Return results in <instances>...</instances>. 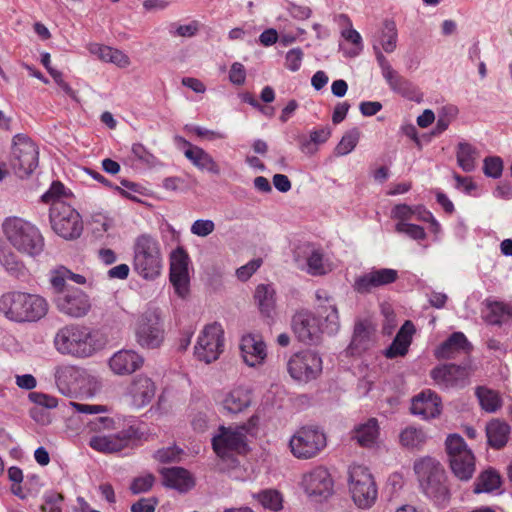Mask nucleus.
<instances>
[{
	"mask_svg": "<svg viewBox=\"0 0 512 512\" xmlns=\"http://www.w3.org/2000/svg\"><path fill=\"white\" fill-rule=\"evenodd\" d=\"M414 472L421 492L439 509L448 507L451 491L448 478L441 463L426 456L414 462Z\"/></svg>",
	"mask_w": 512,
	"mask_h": 512,
	"instance_id": "obj_1",
	"label": "nucleus"
},
{
	"mask_svg": "<svg viewBox=\"0 0 512 512\" xmlns=\"http://www.w3.org/2000/svg\"><path fill=\"white\" fill-rule=\"evenodd\" d=\"M48 302L37 294L11 291L0 296V313L16 323L37 322L46 316Z\"/></svg>",
	"mask_w": 512,
	"mask_h": 512,
	"instance_id": "obj_2",
	"label": "nucleus"
},
{
	"mask_svg": "<svg viewBox=\"0 0 512 512\" xmlns=\"http://www.w3.org/2000/svg\"><path fill=\"white\" fill-rule=\"evenodd\" d=\"M1 228L7 241L19 253L35 258L44 251V237L33 223L9 216L3 220Z\"/></svg>",
	"mask_w": 512,
	"mask_h": 512,
	"instance_id": "obj_3",
	"label": "nucleus"
},
{
	"mask_svg": "<svg viewBox=\"0 0 512 512\" xmlns=\"http://www.w3.org/2000/svg\"><path fill=\"white\" fill-rule=\"evenodd\" d=\"M132 267L145 280H155L163 269V253L156 236L148 233L138 235L133 243Z\"/></svg>",
	"mask_w": 512,
	"mask_h": 512,
	"instance_id": "obj_4",
	"label": "nucleus"
},
{
	"mask_svg": "<svg viewBox=\"0 0 512 512\" xmlns=\"http://www.w3.org/2000/svg\"><path fill=\"white\" fill-rule=\"evenodd\" d=\"M53 344L58 353L76 358L89 357L96 350L91 330L79 324H68L58 329Z\"/></svg>",
	"mask_w": 512,
	"mask_h": 512,
	"instance_id": "obj_5",
	"label": "nucleus"
},
{
	"mask_svg": "<svg viewBox=\"0 0 512 512\" xmlns=\"http://www.w3.org/2000/svg\"><path fill=\"white\" fill-rule=\"evenodd\" d=\"M326 445L325 433L314 425H305L298 428L289 440L292 455L300 460L316 457Z\"/></svg>",
	"mask_w": 512,
	"mask_h": 512,
	"instance_id": "obj_6",
	"label": "nucleus"
},
{
	"mask_svg": "<svg viewBox=\"0 0 512 512\" xmlns=\"http://www.w3.org/2000/svg\"><path fill=\"white\" fill-rule=\"evenodd\" d=\"M445 444L450 468L455 477L461 481L470 480L475 472V457L464 439L460 435L452 434L447 437Z\"/></svg>",
	"mask_w": 512,
	"mask_h": 512,
	"instance_id": "obj_7",
	"label": "nucleus"
},
{
	"mask_svg": "<svg viewBox=\"0 0 512 512\" xmlns=\"http://www.w3.org/2000/svg\"><path fill=\"white\" fill-rule=\"evenodd\" d=\"M349 490L354 503L361 509L370 508L377 499V487L368 468L353 464L349 467Z\"/></svg>",
	"mask_w": 512,
	"mask_h": 512,
	"instance_id": "obj_8",
	"label": "nucleus"
},
{
	"mask_svg": "<svg viewBox=\"0 0 512 512\" xmlns=\"http://www.w3.org/2000/svg\"><path fill=\"white\" fill-rule=\"evenodd\" d=\"M38 157V147L28 136L17 134L13 137L10 164L18 177L29 176L38 166Z\"/></svg>",
	"mask_w": 512,
	"mask_h": 512,
	"instance_id": "obj_9",
	"label": "nucleus"
},
{
	"mask_svg": "<svg viewBox=\"0 0 512 512\" xmlns=\"http://www.w3.org/2000/svg\"><path fill=\"white\" fill-rule=\"evenodd\" d=\"M49 217L54 232L64 239H76L83 231L80 214L65 202L51 205Z\"/></svg>",
	"mask_w": 512,
	"mask_h": 512,
	"instance_id": "obj_10",
	"label": "nucleus"
},
{
	"mask_svg": "<svg viewBox=\"0 0 512 512\" xmlns=\"http://www.w3.org/2000/svg\"><path fill=\"white\" fill-rule=\"evenodd\" d=\"M165 339L164 324L155 310L144 312L135 324V340L143 349H157Z\"/></svg>",
	"mask_w": 512,
	"mask_h": 512,
	"instance_id": "obj_11",
	"label": "nucleus"
},
{
	"mask_svg": "<svg viewBox=\"0 0 512 512\" xmlns=\"http://www.w3.org/2000/svg\"><path fill=\"white\" fill-rule=\"evenodd\" d=\"M224 350V332L219 323L206 325L200 332L194 355L207 364L216 361Z\"/></svg>",
	"mask_w": 512,
	"mask_h": 512,
	"instance_id": "obj_12",
	"label": "nucleus"
},
{
	"mask_svg": "<svg viewBox=\"0 0 512 512\" xmlns=\"http://www.w3.org/2000/svg\"><path fill=\"white\" fill-rule=\"evenodd\" d=\"M287 371L293 380L308 383L322 372V359L311 350L294 353L287 361Z\"/></svg>",
	"mask_w": 512,
	"mask_h": 512,
	"instance_id": "obj_13",
	"label": "nucleus"
},
{
	"mask_svg": "<svg viewBox=\"0 0 512 512\" xmlns=\"http://www.w3.org/2000/svg\"><path fill=\"white\" fill-rule=\"evenodd\" d=\"M471 371L472 362L471 359H467L460 365L453 363L438 365L430 371V376L440 389L463 388L468 384Z\"/></svg>",
	"mask_w": 512,
	"mask_h": 512,
	"instance_id": "obj_14",
	"label": "nucleus"
},
{
	"mask_svg": "<svg viewBox=\"0 0 512 512\" xmlns=\"http://www.w3.org/2000/svg\"><path fill=\"white\" fill-rule=\"evenodd\" d=\"M301 486L309 498L326 500L333 494L334 480L324 466H315L302 475Z\"/></svg>",
	"mask_w": 512,
	"mask_h": 512,
	"instance_id": "obj_15",
	"label": "nucleus"
},
{
	"mask_svg": "<svg viewBox=\"0 0 512 512\" xmlns=\"http://www.w3.org/2000/svg\"><path fill=\"white\" fill-rule=\"evenodd\" d=\"M55 304L57 309L71 318H81L91 309L89 296L80 288H67L55 290Z\"/></svg>",
	"mask_w": 512,
	"mask_h": 512,
	"instance_id": "obj_16",
	"label": "nucleus"
},
{
	"mask_svg": "<svg viewBox=\"0 0 512 512\" xmlns=\"http://www.w3.org/2000/svg\"><path fill=\"white\" fill-rule=\"evenodd\" d=\"M247 427L245 425L236 427L219 428V433L212 439V446L215 453L224 458L230 453H243L246 451V434Z\"/></svg>",
	"mask_w": 512,
	"mask_h": 512,
	"instance_id": "obj_17",
	"label": "nucleus"
},
{
	"mask_svg": "<svg viewBox=\"0 0 512 512\" xmlns=\"http://www.w3.org/2000/svg\"><path fill=\"white\" fill-rule=\"evenodd\" d=\"M292 330L297 339L307 345H315L322 333H327L325 322L320 324L319 319L308 310L296 312L292 318Z\"/></svg>",
	"mask_w": 512,
	"mask_h": 512,
	"instance_id": "obj_18",
	"label": "nucleus"
},
{
	"mask_svg": "<svg viewBox=\"0 0 512 512\" xmlns=\"http://www.w3.org/2000/svg\"><path fill=\"white\" fill-rule=\"evenodd\" d=\"M399 278L397 270L392 268H372L355 277L353 290L360 295H367L374 290L395 283Z\"/></svg>",
	"mask_w": 512,
	"mask_h": 512,
	"instance_id": "obj_19",
	"label": "nucleus"
},
{
	"mask_svg": "<svg viewBox=\"0 0 512 512\" xmlns=\"http://www.w3.org/2000/svg\"><path fill=\"white\" fill-rule=\"evenodd\" d=\"M136 429L129 427L112 435H96L91 437L89 445L102 453H115L128 447L136 438Z\"/></svg>",
	"mask_w": 512,
	"mask_h": 512,
	"instance_id": "obj_20",
	"label": "nucleus"
},
{
	"mask_svg": "<svg viewBox=\"0 0 512 512\" xmlns=\"http://www.w3.org/2000/svg\"><path fill=\"white\" fill-rule=\"evenodd\" d=\"M188 262L189 257L183 248H177L170 257V281L180 297L188 293Z\"/></svg>",
	"mask_w": 512,
	"mask_h": 512,
	"instance_id": "obj_21",
	"label": "nucleus"
},
{
	"mask_svg": "<svg viewBox=\"0 0 512 512\" xmlns=\"http://www.w3.org/2000/svg\"><path fill=\"white\" fill-rule=\"evenodd\" d=\"M472 345L462 332H453L434 351L437 359H455L464 356V360L470 359Z\"/></svg>",
	"mask_w": 512,
	"mask_h": 512,
	"instance_id": "obj_22",
	"label": "nucleus"
},
{
	"mask_svg": "<svg viewBox=\"0 0 512 512\" xmlns=\"http://www.w3.org/2000/svg\"><path fill=\"white\" fill-rule=\"evenodd\" d=\"M175 142L187 147V149L184 150L185 157L199 170L207 171L213 175H219L221 173L217 162L203 148L192 145L188 140L179 135L175 136Z\"/></svg>",
	"mask_w": 512,
	"mask_h": 512,
	"instance_id": "obj_23",
	"label": "nucleus"
},
{
	"mask_svg": "<svg viewBox=\"0 0 512 512\" xmlns=\"http://www.w3.org/2000/svg\"><path fill=\"white\" fill-rule=\"evenodd\" d=\"M143 364V356L134 350H119L109 359L111 371L119 376L130 375L140 369Z\"/></svg>",
	"mask_w": 512,
	"mask_h": 512,
	"instance_id": "obj_24",
	"label": "nucleus"
},
{
	"mask_svg": "<svg viewBox=\"0 0 512 512\" xmlns=\"http://www.w3.org/2000/svg\"><path fill=\"white\" fill-rule=\"evenodd\" d=\"M411 413L422 419H431L441 412V399L432 390L426 389L412 399Z\"/></svg>",
	"mask_w": 512,
	"mask_h": 512,
	"instance_id": "obj_25",
	"label": "nucleus"
},
{
	"mask_svg": "<svg viewBox=\"0 0 512 512\" xmlns=\"http://www.w3.org/2000/svg\"><path fill=\"white\" fill-rule=\"evenodd\" d=\"M127 393L131 397L132 404L137 408H142L153 400L156 385L151 378L142 374L137 375L131 381Z\"/></svg>",
	"mask_w": 512,
	"mask_h": 512,
	"instance_id": "obj_26",
	"label": "nucleus"
},
{
	"mask_svg": "<svg viewBox=\"0 0 512 512\" xmlns=\"http://www.w3.org/2000/svg\"><path fill=\"white\" fill-rule=\"evenodd\" d=\"M319 317L325 320L327 334L334 335L339 331L340 321L336 304L328 292L324 289L316 291Z\"/></svg>",
	"mask_w": 512,
	"mask_h": 512,
	"instance_id": "obj_27",
	"label": "nucleus"
},
{
	"mask_svg": "<svg viewBox=\"0 0 512 512\" xmlns=\"http://www.w3.org/2000/svg\"><path fill=\"white\" fill-rule=\"evenodd\" d=\"M294 259L298 263L305 261L308 266V272L311 275L326 273L321 249L310 242L301 243L295 248Z\"/></svg>",
	"mask_w": 512,
	"mask_h": 512,
	"instance_id": "obj_28",
	"label": "nucleus"
},
{
	"mask_svg": "<svg viewBox=\"0 0 512 512\" xmlns=\"http://www.w3.org/2000/svg\"><path fill=\"white\" fill-rule=\"evenodd\" d=\"M241 356L245 364L250 367L261 365L266 356V345L260 336L247 334L240 341Z\"/></svg>",
	"mask_w": 512,
	"mask_h": 512,
	"instance_id": "obj_29",
	"label": "nucleus"
},
{
	"mask_svg": "<svg viewBox=\"0 0 512 512\" xmlns=\"http://www.w3.org/2000/svg\"><path fill=\"white\" fill-rule=\"evenodd\" d=\"M415 326L407 320L401 326L392 343L384 351V355L388 359L405 356L412 342Z\"/></svg>",
	"mask_w": 512,
	"mask_h": 512,
	"instance_id": "obj_30",
	"label": "nucleus"
},
{
	"mask_svg": "<svg viewBox=\"0 0 512 512\" xmlns=\"http://www.w3.org/2000/svg\"><path fill=\"white\" fill-rule=\"evenodd\" d=\"M80 370L72 365H60L55 368L54 378L60 393L70 396L77 390Z\"/></svg>",
	"mask_w": 512,
	"mask_h": 512,
	"instance_id": "obj_31",
	"label": "nucleus"
},
{
	"mask_svg": "<svg viewBox=\"0 0 512 512\" xmlns=\"http://www.w3.org/2000/svg\"><path fill=\"white\" fill-rule=\"evenodd\" d=\"M160 474L166 487L181 492L188 491L194 485L190 473L182 467L162 468Z\"/></svg>",
	"mask_w": 512,
	"mask_h": 512,
	"instance_id": "obj_32",
	"label": "nucleus"
},
{
	"mask_svg": "<svg viewBox=\"0 0 512 512\" xmlns=\"http://www.w3.org/2000/svg\"><path fill=\"white\" fill-rule=\"evenodd\" d=\"M88 49L91 54L96 55L101 61L115 64L120 68H126L130 65L129 57L121 50L98 43L90 44Z\"/></svg>",
	"mask_w": 512,
	"mask_h": 512,
	"instance_id": "obj_33",
	"label": "nucleus"
},
{
	"mask_svg": "<svg viewBox=\"0 0 512 512\" xmlns=\"http://www.w3.org/2000/svg\"><path fill=\"white\" fill-rule=\"evenodd\" d=\"M251 404V391L238 386L228 392L223 399V406L230 413H240Z\"/></svg>",
	"mask_w": 512,
	"mask_h": 512,
	"instance_id": "obj_34",
	"label": "nucleus"
},
{
	"mask_svg": "<svg viewBox=\"0 0 512 512\" xmlns=\"http://www.w3.org/2000/svg\"><path fill=\"white\" fill-rule=\"evenodd\" d=\"M254 300L260 313L271 318L275 312L276 298L275 290L270 284H259L254 293Z\"/></svg>",
	"mask_w": 512,
	"mask_h": 512,
	"instance_id": "obj_35",
	"label": "nucleus"
},
{
	"mask_svg": "<svg viewBox=\"0 0 512 512\" xmlns=\"http://www.w3.org/2000/svg\"><path fill=\"white\" fill-rule=\"evenodd\" d=\"M390 89L411 101H420L421 94L417 87L408 79L401 76L397 71L386 79Z\"/></svg>",
	"mask_w": 512,
	"mask_h": 512,
	"instance_id": "obj_36",
	"label": "nucleus"
},
{
	"mask_svg": "<svg viewBox=\"0 0 512 512\" xmlns=\"http://www.w3.org/2000/svg\"><path fill=\"white\" fill-rule=\"evenodd\" d=\"M509 434L510 426L504 421L492 420L486 426L488 444L495 449H501L507 444Z\"/></svg>",
	"mask_w": 512,
	"mask_h": 512,
	"instance_id": "obj_37",
	"label": "nucleus"
},
{
	"mask_svg": "<svg viewBox=\"0 0 512 512\" xmlns=\"http://www.w3.org/2000/svg\"><path fill=\"white\" fill-rule=\"evenodd\" d=\"M339 24L348 26L347 29L342 30L341 36L348 42H351L355 47L345 52L346 56L356 57L363 50L362 37L358 31L352 28V23L346 14H339L336 17Z\"/></svg>",
	"mask_w": 512,
	"mask_h": 512,
	"instance_id": "obj_38",
	"label": "nucleus"
},
{
	"mask_svg": "<svg viewBox=\"0 0 512 512\" xmlns=\"http://www.w3.org/2000/svg\"><path fill=\"white\" fill-rule=\"evenodd\" d=\"M478 155V150L470 143H458L456 149L457 164L464 172L468 173L475 170Z\"/></svg>",
	"mask_w": 512,
	"mask_h": 512,
	"instance_id": "obj_39",
	"label": "nucleus"
},
{
	"mask_svg": "<svg viewBox=\"0 0 512 512\" xmlns=\"http://www.w3.org/2000/svg\"><path fill=\"white\" fill-rule=\"evenodd\" d=\"M353 433V439L361 446L371 447L376 443L379 434L378 422L375 418H371L366 423L356 427Z\"/></svg>",
	"mask_w": 512,
	"mask_h": 512,
	"instance_id": "obj_40",
	"label": "nucleus"
},
{
	"mask_svg": "<svg viewBox=\"0 0 512 512\" xmlns=\"http://www.w3.org/2000/svg\"><path fill=\"white\" fill-rule=\"evenodd\" d=\"M501 486V477L494 469H487L480 473L477 477L473 492L475 494L491 493L499 489Z\"/></svg>",
	"mask_w": 512,
	"mask_h": 512,
	"instance_id": "obj_41",
	"label": "nucleus"
},
{
	"mask_svg": "<svg viewBox=\"0 0 512 512\" xmlns=\"http://www.w3.org/2000/svg\"><path fill=\"white\" fill-rule=\"evenodd\" d=\"M331 136V128L326 125L310 132L309 138L300 139V150L305 154H314L317 145L327 142Z\"/></svg>",
	"mask_w": 512,
	"mask_h": 512,
	"instance_id": "obj_42",
	"label": "nucleus"
},
{
	"mask_svg": "<svg viewBox=\"0 0 512 512\" xmlns=\"http://www.w3.org/2000/svg\"><path fill=\"white\" fill-rule=\"evenodd\" d=\"M371 345V334L364 323H357L348 350L352 355H360Z\"/></svg>",
	"mask_w": 512,
	"mask_h": 512,
	"instance_id": "obj_43",
	"label": "nucleus"
},
{
	"mask_svg": "<svg viewBox=\"0 0 512 512\" xmlns=\"http://www.w3.org/2000/svg\"><path fill=\"white\" fill-rule=\"evenodd\" d=\"M512 317V306L501 301H486L484 320L490 325H501L504 316Z\"/></svg>",
	"mask_w": 512,
	"mask_h": 512,
	"instance_id": "obj_44",
	"label": "nucleus"
},
{
	"mask_svg": "<svg viewBox=\"0 0 512 512\" xmlns=\"http://www.w3.org/2000/svg\"><path fill=\"white\" fill-rule=\"evenodd\" d=\"M476 396L483 410L488 413H494L502 406V399L495 390L484 386L477 387Z\"/></svg>",
	"mask_w": 512,
	"mask_h": 512,
	"instance_id": "obj_45",
	"label": "nucleus"
},
{
	"mask_svg": "<svg viewBox=\"0 0 512 512\" xmlns=\"http://www.w3.org/2000/svg\"><path fill=\"white\" fill-rule=\"evenodd\" d=\"M67 281L84 284L86 282V278L83 275L73 273L72 271L62 267L55 271L50 280L54 290L75 288L74 286L68 285Z\"/></svg>",
	"mask_w": 512,
	"mask_h": 512,
	"instance_id": "obj_46",
	"label": "nucleus"
},
{
	"mask_svg": "<svg viewBox=\"0 0 512 512\" xmlns=\"http://www.w3.org/2000/svg\"><path fill=\"white\" fill-rule=\"evenodd\" d=\"M397 28L394 20L386 19L383 22L379 44L386 53H392L397 46Z\"/></svg>",
	"mask_w": 512,
	"mask_h": 512,
	"instance_id": "obj_47",
	"label": "nucleus"
},
{
	"mask_svg": "<svg viewBox=\"0 0 512 512\" xmlns=\"http://www.w3.org/2000/svg\"><path fill=\"white\" fill-rule=\"evenodd\" d=\"M400 443L408 449H419L426 442V435L422 429L406 427L400 433Z\"/></svg>",
	"mask_w": 512,
	"mask_h": 512,
	"instance_id": "obj_48",
	"label": "nucleus"
},
{
	"mask_svg": "<svg viewBox=\"0 0 512 512\" xmlns=\"http://www.w3.org/2000/svg\"><path fill=\"white\" fill-rule=\"evenodd\" d=\"M0 265L15 278L24 277L27 272L24 263L12 250L0 259Z\"/></svg>",
	"mask_w": 512,
	"mask_h": 512,
	"instance_id": "obj_49",
	"label": "nucleus"
},
{
	"mask_svg": "<svg viewBox=\"0 0 512 512\" xmlns=\"http://www.w3.org/2000/svg\"><path fill=\"white\" fill-rule=\"evenodd\" d=\"M360 132L357 128H353L347 131L341 138L340 142L335 148V154L337 156H345L351 153L359 141Z\"/></svg>",
	"mask_w": 512,
	"mask_h": 512,
	"instance_id": "obj_50",
	"label": "nucleus"
},
{
	"mask_svg": "<svg viewBox=\"0 0 512 512\" xmlns=\"http://www.w3.org/2000/svg\"><path fill=\"white\" fill-rule=\"evenodd\" d=\"M259 503L266 509L277 512L282 509L283 499L276 490H264L256 496Z\"/></svg>",
	"mask_w": 512,
	"mask_h": 512,
	"instance_id": "obj_51",
	"label": "nucleus"
},
{
	"mask_svg": "<svg viewBox=\"0 0 512 512\" xmlns=\"http://www.w3.org/2000/svg\"><path fill=\"white\" fill-rule=\"evenodd\" d=\"M395 231L416 241H421L426 238V232L422 226L409 222H397Z\"/></svg>",
	"mask_w": 512,
	"mask_h": 512,
	"instance_id": "obj_52",
	"label": "nucleus"
},
{
	"mask_svg": "<svg viewBox=\"0 0 512 512\" xmlns=\"http://www.w3.org/2000/svg\"><path fill=\"white\" fill-rule=\"evenodd\" d=\"M131 152L137 161L148 168L155 167L159 163L158 159L141 143H134Z\"/></svg>",
	"mask_w": 512,
	"mask_h": 512,
	"instance_id": "obj_53",
	"label": "nucleus"
},
{
	"mask_svg": "<svg viewBox=\"0 0 512 512\" xmlns=\"http://www.w3.org/2000/svg\"><path fill=\"white\" fill-rule=\"evenodd\" d=\"M200 29V23L197 20H192L188 24H177L171 23L169 25L168 31L172 36L179 37H193L195 36Z\"/></svg>",
	"mask_w": 512,
	"mask_h": 512,
	"instance_id": "obj_54",
	"label": "nucleus"
},
{
	"mask_svg": "<svg viewBox=\"0 0 512 512\" xmlns=\"http://www.w3.org/2000/svg\"><path fill=\"white\" fill-rule=\"evenodd\" d=\"M483 172L487 177L497 179L503 172V161L498 156H490L484 159Z\"/></svg>",
	"mask_w": 512,
	"mask_h": 512,
	"instance_id": "obj_55",
	"label": "nucleus"
},
{
	"mask_svg": "<svg viewBox=\"0 0 512 512\" xmlns=\"http://www.w3.org/2000/svg\"><path fill=\"white\" fill-rule=\"evenodd\" d=\"M66 196V188L60 181H54L50 188L41 196L44 203L61 202L59 199Z\"/></svg>",
	"mask_w": 512,
	"mask_h": 512,
	"instance_id": "obj_56",
	"label": "nucleus"
},
{
	"mask_svg": "<svg viewBox=\"0 0 512 512\" xmlns=\"http://www.w3.org/2000/svg\"><path fill=\"white\" fill-rule=\"evenodd\" d=\"M182 452V449L173 445L157 450L154 454V457L156 460L162 463L176 462L180 460Z\"/></svg>",
	"mask_w": 512,
	"mask_h": 512,
	"instance_id": "obj_57",
	"label": "nucleus"
},
{
	"mask_svg": "<svg viewBox=\"0 0 512 512\" xmlns=\"http://www.w3.org/2000/svg\"><path fill=\"white\" fill-rule=\"evenodd\" d=\"M443 112H445V113L440 114L437 119L434 131H433V134H435V135H439L447 130V128L451 122V117L455 116L457 113V108L454 106L445 107V108H443Z\"/></svg>",
	"mask_w": 512,
	"mask_h": 512,
	"instance_id": "obj_58",
	"label": "nucleus"
},
{
	"mask_svg": "<svg viewBox=\"0 0 512 512\" xmlns=\"http://www.w3.org/2000/svg\"><path fill=\"white\" fill-rule=\"evenodd\" d=\"M303 50L299 47L290 49L285 56V66L292 72L300 69L303 60Z\"/></svg>",
	"mask_w": 512,
	"mask_h": 512,
	"instance_id": "obj_59",
	"label": "nucleus"
},
{
	"mask_svg": "<svg viewBox=\"0 0 512 512\" xmlns=\"http://www.w3.org/2000/svg\"><path fill=\"white\" fill-rule=\"evenodd\" d=\"M69 406L74 412L86 415H96L107 411L106 406L97 404H86L71 401L69 402Z\"/></svg>",
	"mask_w": 512,
	"mask_h": 512,
	"instance_id": "obj_60",
	"label": "nucleus"
},
{
	"mask_svg": "<svg viewBox=\"0 0 512 512\" xmlns=\"http://www.w3.org/2000/svg\"><path fill=\"white\" fill-rule=\"evenodd\" d=\"M391 217L398 222H409L414 218V206L407 204L395 205L391 211Z\"/></svg>",
	"mask_w": 512,
	"mask_h": 512,
	"instance_id": "obj_61",
	"label": "nucleus"
},
{
	"mask_svg": "<svg viewBox=\"0 0 512 512\" xmlns=\"http://www.w3.org/2000/svg\"><path fill=\"white\" fill-rule=\"evenodd\" d=\"M215 229V224L209 219H198L191 226V233L199 237H206Z\"/></svg>",
	"mask_w": 512,
	"mask_h": 512,
	"instance_id": "obj_62",
	"label": "nucleus"
},
{
	"mask_svg": "<svg viewBox=\"0 0 512 512\" xmlns=\"http://www.w3.org/2000/svg\"><path fill=\"white\" fill-rule=\"evenodd\" d=\"M262 260L260 258L253 259L249 261L247 264L241 266L236 270V275L239 280L246 281L248 280L261 266Z\"/></svg>",
	"mask_w": 512,
	"mask_h": 512,
	"instance_id": "obj_63",
	"label": "nucleus"
},
{
	"mask_svg": "<svg viewBox=\"0 0 512 512\" xmlns=\"http://www.w3.org/2000/svg\"><path fill=\"white\" fill-rule=\"evenodd\" d=\"M154 483V477L151 474H148L143 477H138L134 479L131 484V491L133 494H140L149 491Z\"/></svg>",
	"mask_w": 512,
	"mask_h": 512,
	"instance_id": "obj_64",
	"label": "nucleus"
}]
</instances>
